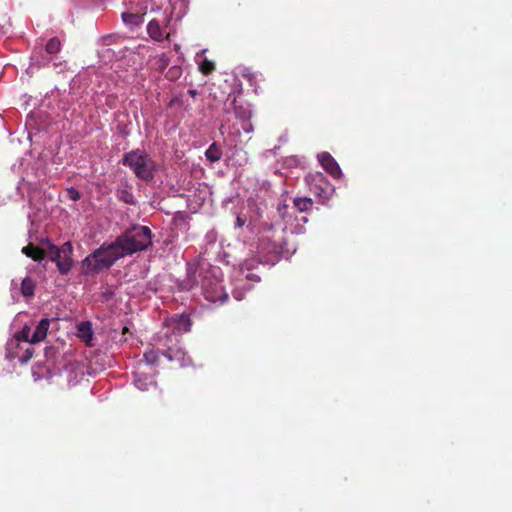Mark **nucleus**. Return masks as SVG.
<instances>
[{
  "instance_id": "15",
  "label": "nucleus",
  "mask_w": 512,
  "mask_h": 512,
  "mask_svg": "<svg viewBox=\"0 0 512 512\" xmlns=\"http://www.w3.org/2000/svg\"><path fill=\"white\" fill-rule=\"evenodd\" d=\"M49 326L50 322L48 319H41L31 336V344L43 341L46 338Z\"/></svg>"
},
{
  "instance_id": "26",
  "label": "nucleus",
  "mask_w": 512,
  "mask_h": 512,
  "mask_svg": "<svg viewBox=\"0 0 512 512\" xmlns=\"http://www.w3.org/2000/svg\"><path fill=\"white\" fill-rule=\"evenodd\" d=\"M138 3H146L145 0H124V5L126 6V10L133 6L134 8H139L140 5Z\"/></svg>"
},
{
  "instance_id": "13",
  "label": "nucleus",
  "mask_w": 512,
  "mask_h": 512,
  "mask_svg": "<svg viewBox=\"0 0 512 512\" xmlns=\"http://www.w3.org/2000/svg\"><path fill=\"white\" fill-rule=\"evenodd\" d=\"M279 216L282 218V220L285 223L284 229H290L292 233L300 234L303 233L304 227L303 225L296 224L295 226L292 225V221L295 219L297 220V217H294L292 213L289 211V207L286 204H279L277 208Z\"/></svg>"
},
{
  "instance_id": "30",
  "label": "nucleus",
  "mask_w": 512,
  "mask_h": 512,
  "mask_svg": "<svg viewBox=\"0 0 512 512\" xmlns=\"http://www.w3.org/2000/svg\"><path fill=\"white\" fill-rule=\"evenodd\" d=\"M31 60H32V63H31V65H32V66H37V67H40V66H41V62H40V61H38V60L36 59V56H35V55H33V56L31 57Z\"/></svg>"
},
{
  "instance_id": "7",
  "label": "nucleus",
  "mask_w": 512,
  "mask_h": 512,
  "mask_svg": "<svg viewBox=\"0 0 512 512\" xmlns=\"http://www.w3.org/2000/svg\"><path fill=\"white\" fill-rule=\"evenodd\" d=\"M123 164L128 166L140 179L149 180L153 177L154 163L144 151L136 149L126 153Z\"/></svg>"
},
{
  "instance_id": "5",
  "label": "nucleus",
  "mask_w": 512,
  "mask_h": 512,
  "mask_svg": "<svg viewBox=\"0 0 512 512\" xmlns=\"http://www.w3.org/2000/svg\"><path fill=\"white\" fill-rule=\"evenodd\" d=\"M122 258L115 242L108 246H101L82 261L84 274L99 273L111 267L118 259Z\"/></svg>"
},
{
  "instance_id": "32",
  "label": "nucleus",
  "mask_w": 512,
  "mask_h": 512,
  "mask_svg": "<svg viewBox=\"0 0 512 512\" xmlns=\"http://www.w3.org/2000/svg\"><path fill=\"white\" fill-rule=\"evenodd\" d=\"M192 288H193V285H191V284H185L183 286V289H187V290L192 289Z\"/></svg>"
},
{
  "instance_id": "29",
  "label": "nucleus",
  "mask_w": 512,
  "mask_h": 512,
  "mask_svg": "<svg viewBox=\"0 0 512 512\" xmlns=\"http://www.w3.org/2000/svg\"><path fill=\"white\" fill-rule=\"evenodd\" d=\"M245 223H246V218H244V217H242L240 215L237 216L236 223H235L236 227L240 228V227L244 226Z\"/></svg>"
},
{
  "instance_id": "16",
  "label": "nucleus",
  "mask_w": 512,
  "mask_h": 512,
  "mask_svg": "<svg viewBox=\"0 0 512 512\" xmlns=\"http://www.w3.org/2000/svg\"><path fill=\"white\" fill-rule=\"evenodd\" d=\"M155 384L154 379L149 375L139 372L134 374V385L141 391H147Z\"/></svg>"
},
{
  "instance_id": "3",
  "label": "nucleus",
  "mask_w": 512,
  "mask_h": 512,
  "mask_svg": "<svg viewBox=\"0 0 512 512\" xmlns=\"http://www.w3.org/2000/svg\"><path fill=\"white\" fill-rule=\"evenodd\" d=\"M72 245L69 242L64 243L60 248L49 245L47 251H43L32 244L24 247L22 253L31 257L35 261H40L44 257H48L51 261L55 262L59 271L66 274L72 267Z\"/></svg>"
},
{
  "instance_id": "19",
  "label": "nucleus",
  "mask_w": 512,
  "mask_h": 512,
  "mask_svg": "<svg viewBox=\"0 0 512 512\" xmlns=\"http://www.w3.org/2000/svg\"><path fill=\"white\" fill-rule=\"evenodd\" d=\"M312 204L313 202L310 198H296L294 200V207L300 212L309 210Z\"/></svg>"
},
{
  "instance_id": "25",
  "label": "nucleus",
  "mask_w": 512,
  "mask_h": 512,
  "mask_svg": "<svg viewBox=\"0 0 512 512\" xmlns=\"http://www.w3.org/2000/svg\"><path fill=\"white\" fill-rule=\"evenodd\" d=\"M214 69V64L208 60L203 61V63L200 64V70L203 73H210Z\"/></svg>"
},
{
  "instance_id": "6",
  "label": "nucleus",
  "mask_w": 512,
  "mask_h": 512,
  "mask_svg": "<svg viewBox=\"0 0 512 512\" xmlns=\"http://www.w3.org/2000/svg\"><path fill=\"white\" fill-rule=\"evenodd\" d=\"M220 269L217 267L204 270L201 269L199 277L201 278V290L204 297L210 302L223 303L228 294L222 286V281L219 278Z\"/></svg>"
},
{
  "instance_id": "18",
  "label": "nucleus",
  "mask_w": 512,
  "mask_h": 512,
  "mask_svg": "<svg viewBox=\"0 0 512 512\" xmlns=\"http://www.w3.org/2000/svg\"><path fill=\"white\" fill-rule=\"evenodd\" d=\"M205 155L210 162H216L220 160L222 156V151L216 143H213L206 150Z\"/></svg>"
},
{
  "instance_id": "24",
  "label": "nucleus",
  "mask_w": 512,
  "mask_h": 512,
  "mask_svg": "<svg viewBox=\"0 0 512 512\" xmlns=\"http://www.w3.org/2000/svg\"><path fill=\"white\" fill-rule=\"evenodd\" d=\"M67 196L70 200L77 201L81 198V193L74 187H70L67 189Z\"/></svg>"
},
{
  "instance_id": "33",
  "label": "nucleus",
  "mask_w": 512,
  "mask_h": 512,
  "mask_svg": "<svg viewBox=\"0 0 512 512\" xmlns=\"http://www.w3.org/2000/svg\"><path fill=\"white\" fill-rule=\"evenodd\" d=\"M234 297H235L237 300H241V299H242V296H241L238 292H235V293H234Z\"/></svg>"
},
{
  "instance_id": "4",
  "label": "nucleus",
  "mask_w": 512,
  "mask_h": 512,
  "mask_svg": "<svg viewBox=\"0 0 512 512\" xmlns=\"http://www.w3.org/2000/svg\"><path fill=\"white\" fill-rule=\"evenodd\" d=\"M171 12L170 16L164 15L162 19H153L147 25V32L149 36L158 42L164 39H170L172 31L165 34L166 28L170 27L173 19L180 20L186 13L188 0H170Z\"/></svg>"
},
{
  "instance_id": "28",
  "label": "nucleus",
  "mask_w": 512,
  "mask_h": 512,
  "mask_svg": "<svg viewBox=\"0 0 512 512\" xmlns=\"http://www.w3.org/2000/svg\"><path fill=\"white\" fill-rule=\"evenodd\" d=\"M286 162L289 167L297 166L299 164L297 157H290L286 160Z\"/></svg>"
},
{
  "instance_id": "22",
  "label": "nucleus",
  "mask_w": 512,
  "mask_h": 512,
  "mask_svg": "<svg viewBox=\"0 0 512 512\" xmlns=\"http://www.w3.org/2000/svg\"><path fill=\"white\" fill-rule=\"evenodd\" d=\"M118 197H119V199H121L122 201H124L125 203H128V204H132L134 202V196L132 195V193H130L126 189L119 190Z\"/></svg>"
},
{
  "instance_id": "27",
  "label": "nucleus",
  "mask_w": 512,
  "mask_h": 512,
  "mask_svg": "<svg viewBox=\"0 0 512 512\" xmlns=\"http://www.w3.org/2000/svg\"><path fill=\"white\" fill-rule=\"evenodd\" d=\"M33 356V349L27 348L23 354V356L20 358V361L22 363L28 362Z\"/></svg>"
},
{
  "instance_id": "17",
  "label": "nucleus",
  "mask_w": 512,
  "mask_h": 512,
  "mask_svg": "<svg viewBox=\"0 0 512 512\" xmlns=\"http://www.w3.org/2000/svg\"><path fill=\"white\" fill-rule=\"evenodd\" d=\"M77 336L89 344L93 337L91 323L88 321L79 323L77 325Z\"/></svg>"
},
{
  "instance_id": "8",
  "label": "nucleus",
  "mask_w": 512,
  "mask_h": 512,
  "mask_svg": "<svg viewBox=\"0 0 512 512\" xmlns=\"http://www.w3.org/2000/svg\"><path fill=\"white\" fill-rule=\"evenodd\" d=\"M272 227L264 232L259 244V253L266 263L274 264L284 254L282 237L272 235Z\"/></svg>"
},
{
  "instance_id": "10",
  "label": "nucleus",
  "mask_w": 512,
  "mask_h": 512,
  "mask_svg": "<svg viewBox=\"0 0 512 512\" xmlns=\"http://www.w3.org/2000/svg\"><path fill=\"white\" fill-rule=\"evenodd\" d=\"M167 329L165 333H168L173 339H178V336L184 332H188L191 328V321L186 315H179L171 318L166 323ZM164 332H161L160 336H163Z\"/></svg>"
},
{
  "instance_id": "2",
  "label": "nucleus",
  "mask_w": 512,
  "mask_h": 512,
  "mask_svg": "<svg viewBox=\"0 0 512 512\" xmlns=\"http://www.w3.org/2000/svg\"><path fill=\"white\" fill-rule=\"evenodd\" d=\"M233 106V115L235 122L231 123V116L229 109L226 110V117L220 127L222 135L232 137V142L236 143V137L240 135V131L249 134L252 133L254 128L251 123L252 111L249 105L236 104V98L231 101Z\"/></svg>"
},
{
  "instance_id": "20",
  "label": "nucleus",
  "mask_w": 512,
  "mask_h": 512,
  "mask_svg": "<svg viewBox=\"0 0 512 512\" xmlns=\"http://www.w3.org/2000/svg\"><path fill=\"white\" fill-rule=\"evenodd\" d=\"M31 328L28 325H25L21 331H19L16 335L17 341L21 342H28L31 344Z\"/></svg>"
},
{
  "instance_id": "12",
  "label": "nucleus",
  "mask_w": 512,
  "mask_h": 512,
  "mask_svg": "<svg viewBox=\"0 0 512 512\" xmlns=\"http://www.w3.org/2000/svg\"><path fill=\"white\" fill-rule=\"evenodd\" d=\"M324 170L333 178H340L342 171L335 159L328 152H321L317 156Z\"/></svg>"
},
{
  "instance_id": "9",
  "label": "nucleus",
  "mask_w": 512,
  "mask_h": 512,
  "mask_svg": "<svg viewBox=\"0 0 512 512\" xmlns=\"http://www.w3.org/2000/svg\"><path fill=\"white\" fill-rule=\"evenodd\" d=\"M160 345L164 347V356L169 361H177L181 367H187L191 364V358L179 345L178 339H173L168 333H164L159 338Z\"/></svg>"
},
{
  "instance_id": "23",
  "label": "nucleus",
  "mask_w": 512,
  "mask_h": 512,
  "mask_svg": "<svg viewBox=\"0 0 512 512\" xmlns=\"http://www.w3.org/2000/svg\"><path fill=\"white\" fill-rule=\"evenodd\" d=\"M158 360V354L154 350H150L144 353V361L148 365H153Z\"/></svg>"
},
{
  "instance_id": "11",
  "label": "nucleus",
  "mask_w": 512,
  "mask_h": 512,
  "mask_svg": "<svg viewBox=\"0 0 512 512\" xmlns=\"http://www.w3.org/2000/svg\"><path fill=\"white\" fill-rule=\"evenodd\" d=\"M139 8L131 6L128 10L122 13V20L126 26L131 30L139 27L144 22V15L146 14L147 4L138 3Z\"/></svg>"
},
{
  "instance_id": "34",
  "label": "nucleus",
  "mask_w": 512,
  "mask_h": 512,
  "mask_svg": "<svg viewBox=\"0 0 512 512\" xmlns=\"http://www.w3.org/2000/svg\"><path fill=\"white\" fill-rule=\"evenodd\" d=\"M301 221H302L303 223H305V222H307V218H306V217H304V216H302V217H301Z\"/></svg>"
},
{
  "instance_id": "1",
  "label": "nucleus",
  "mask_w": 512,
  "mask_h": 512,
  "mask_svg": "<svg viewBox=\"0 0 512 512\" xmlns=\"http://www.w3.org/2000/svg\"><path fill=\"white\" fill-rule=\"evenodd\" d=\"M122 257L146 250L152 244V231L147 226L133 225L115 240Z\"/></svg>"
},
{
  "instance_id": "21",
  "label": "nucleus",
  "mask_w": 512,
  "mask_h": 512,
  "mask_svg": "<svg viewBox=\"0 0 512 512\" xmlns=\"http://www.w3.org/2000/svg\"><path fill=\"white\" fill-rule=\"evenodd\" d=\"M60 50V41L57 38L50 39L46 44L48 54H55Z\"/></svg>"
},
{
  "instance_id": "31",
  "label": "nucleus",
  "mask_w": 512,
  "mask_h": 512,
  "mask_svg": "<svg viewBox=\"0 0 512 512\" xmlns=\"http://www.w3.org/2000/svg\"><path fill=\"white\" fill-rule=\"evenodd\" d=\"M188 94L194 98L197 95V91L195 89H190L188 90Z\"/></svg>"
},
{
  "instance_id": "14",
  "label": "nucleus",
  "mask_w": 512,
  "mask_h": 512,
  "mask_svg": "<svg viewBox=\"0 0 512 512\" xmlns=\"http://www.w3.org/2000/svg\"><path fill=\"white\" fill-rule=\"evenodd\" d=\"M18 290L23 297H25V298L32 297L34 295V290H35L34 280L29 276L22 279L20 284H18L16 280H12V282H11L12 294L14 295Z\"/></svg>"
}]
</instances>
